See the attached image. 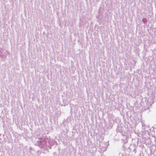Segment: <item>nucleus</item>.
I'll return each instance as SVG.
<instances>
[{"instance_id":"f257e3e1","label":"nucleus","mask_w":156,"mask_h":156,"mask_svg":"<svg viewBox=\"0 0 156 156\" xmlns=\"http://www.w3.org/2000/svg\"><path fill=\"white\" fill-rule=\"evenodd\" d=\"M155 98V94L153 93L145 100L146 104L148 106L151 105L153 103Z\"/></svg>"}]
</instances>
